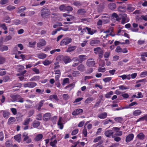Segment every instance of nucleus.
<instances>
[{
	"label": "nucleus",
	"instance_id": "obj_1",
	"mask_svg": "<svg viewBox=\"0 0 147 147\" xmlns=\"http://www.w3.org/2000/svg\"><path fill=\"white\" fill-rule=\"evenodd\" d=\"M93 51L96 54L98 55L99 58L101 59L103 57L104 53L103 51L100 47H97L94 49Z\"/></svg>",
	"mask_w": 147,
	"mask_h": 147
},
{
	"label": "nucleus",
	"instance_id": "obj_2",
	"mask_svg": "<svg viewBox=\"0 0 147 147\" xmlns=\"http://www.w3.org/2000/svg\"><path fill=\"white\" fill-rule=\"evenodd\" d=\"M51 14L50 10L47 7L43 8L41 11V15L43 18H46V16Z\"/></svg>",
	"mask_w": 147,
	"mask_h": 147
},
{
	"label": "nucleus",
	"instance_id": "obj_3",
	"mask_svg": "<svg viewBox=\"0 0 147 147\" xmlns=\"http://www.w3.org/2000/svg\"><path fill=\"white\" fill-rule=\"evenodd\" d=\"M11 97L14 101L18 102L21 103L23 102L24 99L19 95H14L11 96Z\"/></svg>",
	"mask_w": 147,
	"mask_h": 147
},
{
	"label": "nucleus",
	"instance_id": "obj_4",
	"mask_svg": "<svg viewBox=\"0 0 147 147\" xmlns=\"http://www.w3.org/2000/svg\"><path fill=\"white\" fill-rule=\"evenodd\" d=\"M72 39L69 37H66L63 39L60 42L61 46L67 45L72 41Z\"/></svg>",
	"mask_w": 147,
	"mask_h": 147
},
{
	"label": "nucleus",
	"instance_id": "obj_5",
	"mask_svg": "<svg viewBox=\"0 0 147 147\" xmlns=\"http://www.w3.org/2000/svg\"><path fill=\"white\" fill-rule=\"evenodd\" d=\"M73 59H75L76 61H79L80 63H81L87 59V56L85 55H81L78 56V58L74 57Z\"/></svg>",
	"mask_w": 147,
	"mask_h": 147
},
{
	"label": "nucleus",
	"instance_id": "obj_6",
	"mask_svg": "<svg viewBox=\"0 0 147 147\" xmlns=\"http://www.w3.org/2000/svg\"><path fill=\"white\" fill-rule=\"evenodd\" d=\"M37 84L35 82H28L24 84V86L25 88H33L35 87Z\"/></svg>",
	"mask_w": 147,
	"mask_h": 147
},
{
	"label": "nucleus",
	"instance_id": "obj_7",
	"mask_svg": "<svg viewBox=\"0 0 147 147\" xmlns=\"http://www.w3.org/2000/svg\"><path fill=\"white\" fill-rule=\"evenodd\" d=\"M61 59L65 64L69 63L72 61L70 57L68 56H62Z\"/></svg>",
	"mask_w": 147,
	"mask_h": 147
},
{
	"label": "nucleus",
	"instance_id": "obj_8",
	"mask_svg": "<svg viewBox=\"0 0 147 147\" xmlns=\"http://www.w3.org/2000/svg\"><path fill=\"white\" fill-rule=\"evenodd\" d=\"M95 61L93 59H88L86 62L87 65L89 67H93L95 65Z\"/></svg>",
	"mask_w": 147,
	"mask_h": 147
},
{
	"label": "nucleus",
	"instance_id": "obj_9",
	"mask_svg": "<svg viewBox=\"0 0 147 147\" xmlns=\"http://www.w3.org/2000/svg\"><path fill=\"white\" fill-rule=\"evenodd\" d=\"M114 132L113 130H107L105 131L104 133V134L107 137L109 138L112 136L114 138L113 136Z\"/></svg>",
	"mask_w": 147,
	"mask_h": 147
},
{
	"label": "nucleus",
	"instance_id": "obj_10",
	"mask_svg": "<svg viewBox=\"0 0 147 147\" xmlns=\"http://www.w3.org/2000/svg\"><path fill=\"white\" fill-rule=\"evenodd\" d=\"M134 137V134L132 133L128 135L125 138V142L127 143H128L133 140Z\"/></svg>",
	"mask_w": 147,
	"mask_h": 147
},
{
	"label": "nucleus",
	"instance_id": "obj_11",
	"mask_svg": "<svg viewBox=\"0 0 147 147\" xmlns=\"http://www.w3.org/2000/svg\"><path fill=\"white\" fill-rule=\"evenodd\" d=\"M83 112V110L82 109H78L73 111L72 113L73 115L75 116L82 113Z\"/></svg>",
	"mask_w": 147,
	"mask_h": 147
},
{
	"label": "nucleus",
	"instance_id": "obj_12",
	"mask_svg": "<svg viewBox=\"0 0 147 147\" xmlns=\"http://www.w3.org/2000/svg\"><path fill=\"white\" fill-rule=\"evenodd\" d=\"M46 41L44 39H41L39 42L37 43V47L38 48H41L45 46L46 44Z\"/></svg>",
	"mask_w": 147,
	"mask_h": 147
},
{
	"label": "nucleus",
	"instance_id": "obj_13",
	"mask_svg": "<svg viewBox=\"0 0 147 147\" xmlns=\"http://www.w3.org/2000/svg\"><path fill=\"white\" fill-rule=\"evenodd\" d=\"M86 30H87L88 34L92 35L97 32V30L92 29L88 27H86Z\"/></svg>",
	"mask_w": 147,
	"mask_h": 147
},
{
	"label": "nucleus",
	"instance_id": "obj_14",
	"mask_svg": "<svg viewBox=\"0 0 147 147\" xmlns=\"http://www.w3.org/2000/svg\"><path fill=\"white\" fill-rule=\"evenodd\" d=\"M63 120V118L62 117H60L58 121L57 125L59 126V128L62 129L63 128V125L62 121Z\"/></svg>",
	"mask_w": 147,
	"mask_h": 147
},
{
	"label": "nucleus",
	"instance_id": "obj_15",
	"mask_svg": "<svg viewBox=\"0 0 147 147\" xmlns=\"http://www.w3.org/2000/svg\"><path fill=\"white\" fill-rule=\"evenodd\" d=\"M126 9L129 12H132L135 9V8L132 5L128 4Z\"/></svg>",
	"mask_w": 147,
	"mask_h": 147
},
{
	"label": "nucleus",
	"instance_id": "obj_16",
	"mask_svg": "<svg viewBox=\"0 0 147 147\" xmlns=\"http://www.w3.org/2000/svg\"><path fill=\"white\" fill-rule=\"evenodd\" d=\"M50 118V114L47 113L44 114L43 117V120L45 121H47L49 120Z\"/></svg>",
	"mask_w": 147,
	"mask_h": 147
},
{
	"label": "nucleus",
	"instance_id": "obj_17",
	"mask_svg": "<svg viewBox=\"0 0 147 147\" xmlns=\"http://www.w3.org/2000/svg\"><path fill=\"white\" fill-rule=\"evenodd\" d=\"M126 8L125 5H120L118 8V10L119 11L125 12L126 11Z\"/></svg>",
	"mask_w": 147,
	"mask_h": 147
},
{
	"label": "nucleus",
	"instance_id": "obj_18",
	"mask_svg": "<svg viewBox=\"0 0 147 147\" xmlns=\"http://www.w3.org/2000/svg\"><path fill=\"white\" fill-rule=\"evenodd\" d=\"M78 31H80L81 32L80 33V35H82L84 34L85 32H86V27L83 29L82 28L81 26H79L78 28Z\"/></svg>",
	"mask_w": 147,
	"mask_h": 147
},
{
	"label": "nucleus",
	"instance_id": "obj_19",
	"mask_svg": "<svg viewBox=\"0 0 147 147\" xmlns=\"http://www.w3.org/2000/svg\"><path fill=\"white\" fill-rule=\"evenodd\" d=\"M100 41L98 40L94 39L91 40L90 43L91 46H94L96 44H99Z\"/></svg>",
	"mask_w": 147,
	"mask_h": 147
},
{
	"label": "nucleus",
	"instance_id": "obj_20",
	"mask_svg": "<svg viewBox=\"0 0 147 147\" xmlns=\"http://www.w3.org/2000/svg\"><path fill=\"white\" fill-rule=\"evenodd\" d=\"M43 136L41 134H39L36 135L34 139L36 141H39L41 140L43 138Z\"/></svg>",
	"mask_w": 147,
	"mask_h": 147
},
{
	"label": "nucleus",
	"instance_id": "obj_21",
	"mask_svg": "<svg viewBox=\"0 0 147 147\" xmlns=\"http://www.w3.org/2000/svg\"><path fill=\"white\" fill-rule=\"evenodd\" d=\"M40 123L39 121L34 120L32 123V127L34 128H37L40 125Z\"/></svg>",
	"mask_w": 147,
	"mask_h": 147
},
{
	"label": "nucleus",
	"instance_id": "obj_22",
	"mask_svg": "<svg viewBox=\"0 0 147 147\" xmlns=\"http://www.w3.org/2000/svg\"><path fill=\"white\" fill-rule=\"evenodd\" d=\"M107 113L104 112L98 115V117L100 119H104L107 117Z\"/></svg>",
	"mask_w": 147,
	"mask_h": 147
},
{
	"label": "nucleus",
	"instance_id": "obj_23",
	"mask_svg": "<svg viewBox=\"0 0 147 147\" xmlns=\"http://www.w3.org/2000/svg\"><path fill=\"white\" fill-rule=\"evenodd\" d=\"M109 7L111 10H114L116 7V5L115 3H111L109 4Z\"/></svg>",
	"mask_w": 147,
	"mask_h": 147
},
{
	"label": "nucleus",
	"instance_id": "obj_24",
	"mask_svg": "<svg viewBox=\"0 0 147 147\" xmlns=\"http://www.w3.org/2000/svg\"><path fill=\"white\" fill-rule=\"evenodd\" d=\"M142 111L140 110H136L134 111L132 114L134 116H137L140 115L142 113Z\"/></svg>",
	"mask_w": 147,
	"mask_h": 147
},
{
	"label": "nucleus",
	"instance_id": "obj_25",
	"mask_svg": "<svg viewBox=\"0 0 147 147\" xmlns=\"http://www.w3.org/2000/svg\"><path fill=\"white\" fill-rule=\"evenodd\" d=\"M23 136L25 137L23 139V141H26V143L29 144L31 142V139L30 138H29V137L28 136H25V135H23Z\"/></svg>",
	"mask_w": 147,
	"mask_h": 147
},
{
	"label": "nucleus",
	"instance_id": "obj_26",
	"mask_svg": "<svg viewBox=\"0 0 147 147\" xmlns=\"http://www.w3.org/2000/svg\"><path fill=\"white\" fill-rule=\"evenodd\" d=\"M76 48V46H73L69 47L66 51L68 53H70V52L74 51Z\"/></svg>",
	"mask_w": 147,
	"mask_h": 147
},
{
	"label": "nucleus",
	"instance_id": "obj_27",
	"mask_svg": "<svg viewBox=\"0 0 147 147\" xmlns=\"http://www.w3.org/2000/svg\"><path fill=\"white\" fill-rule=\"evenodd\" d=\"M86 12V11L85 9H80L78 10L77 13L78 14L83 15H84Z\"/></svg>",
	"mask_w": 147,
	"mask_h": 147
},
{
	"label": "nucleus",
	"instance_id": "obj_28",
	"mask_svg": "<svg viewBox=\"0 0 147 147\" xmlns=\"http://www.w3.org/2000/svg\"><path fill=\"white\" fill-rule=\"evenodd\" d=\"M84 66L82 64H80L77 67L78 70L81 71H83L84 69Z\"/></svg>",
	"mask_w": 147,
	"mask_h": 147
},
{
	"label": "nucleus",
	"instance_id": "obj_29",
	"mask_svg": "<svg viewBox=\"0 0 147 147\" xmlns=\"http://www.w3.org/2000/svg\"><path fill=\"white\" fill-rule=\"evenodd\" d=\"M138 138L141 140H143L145 138V135L142 133H140L137 135Z\"/></svg>",
	"mask_w": 147,
	"mask_h": 147
},
{
	"label": "nucleus",
	"instance_id": "obj_30",
	"mask_svg": "<svg viewBox=\"0 0 147 147\" xmlns=\"http://www.w3.org/2000/svg\"><path fill=\"white\" fill-rule=\"evenodd\" d=\"M47 55L44 53H41L38 55V57L40 59H43L47 57Z\"/></svg>",
	"mask_w": 147,
	"mask_h": 147
},
{
	"label": "nucleus",
	"instance_id": "obj_31",
	"mask_svg": "<svg viewBox=\"0 0 147 147\" xmlns=\"http://www.w3.org/2000/svg\"><path fill=\"white\" fill-rule=\"evenodd\" d=\"M14 139L18 142H20L21 141V135L18 134L14 136Z\"/></svg>",
	"mask_w": 147,
	"mask_h": 147
},
{
	"label": "nucleus",
	"instance_id": "obj_32",
	"mask_svg": "<svg viewBox=\"0 0 147 147\" xmlns=\"http://www.w3.org/2000/svg\"><path fill=\"white\" fill-rule=\"evenodd\" d=\"M45 100H41L39 103L38 105V110H40L41 109V107H42L43 105L44 102Z\"/></svg>",
	"mask_w": 147,
	"mask_h": 147
},
{
	"label": "nucleus",
	"instance_id": "obj_33",
	"mask_svg": "<svg viewBox=\"0 0 147 147\" xmlns=\"http://www.w3.org/2000/svg\"><path fill=\"white\" fill-rule=\"evenodd\" d=\"M113 94V92L112 91H111L107 92L105 94V96L107 98H109L111 97V96Z\"/></svg>",
	"mask_w": 147,
	"mask_h": 147
},
{
	"label": "nucleus",
	"instance_id": "obj_34",
	"mask_svg": "<svg viewBox=\"0 0 147 147\" xmlns=\"http://www.w3.org/2000/svg\"><path fill=\"white\" fill-rule=\"evenodd\" d=\"M26 9V8L24 6L21 7L20 8H19L17 10V12L18 13H20L23 12L24 10Z\"/></svg>",
	"mask_w": 147,
	"mask_h": 147
},
{
	"label": "nucleus",
	"instance_id": "obj_35",
	"mask_svg": "<svg viewBox=\"0 0 147 147\" xmlns=\"http://www.w3.org/2000/svg\"><path fill=\"white\" fill-rule=\"evenodd\" d=\"M30 118H26L24 121L23 124L24 125H27L29 124L30 121Z\"/></svg>",
	"mask_w": 147,
	"mask_h": 147
},
{
	"label": "nucleus",
	"instance_id": "obj_36",
	"mask_svg": "<svg viewBox=\"0 0 147 147\" xmlns=\"http://www.w3.org/2000/svg\"><path fill=\"white\" fill-rule=\"evenodd\" d=\"M69 79L68 78H66L63 79V82L62 84V85L63 86H64L65 84H66L68 83L69 84Z\"/></svg>",
	"mask_w": 147,
	"mask_h": 147
},
{
	"label": "nucleus",
	"instance_id": "obj_37",
	"mask_svg": "<svg viewBox=\"0 0 147 147\" xmlns=\"http://www.w3.org/2000/svg\"><path fill=\"white\" fill-rule=\"evenodd\" d=\"M94 100L93 98L92 97H88L87 98L85 101V103H90L91 101Z\"/></svg>",
	"mask_w": 147,
	"mask_h": 147
},
{
	"label": "nucleus",
	"instance_id": "obj_38",
	"mask_svg": "<svg viewBox=\"0 0 147 147\" xmlns=\"http://www.w3.org/2000/svg\"><path fill=\"white\" fill-rule=\"evenodd\" d=\"M80 74V72L77 71H73L72 73V76L74 77L78 76Z\"/></svg>",
	"mask_w": 147,
	"mask_h": 147
},
{
	"label": "nucleus",
	"instance_id": "obj_39",
	"mask_svg": "<svg viewBox=\"0 0 147 147\" xmlns=\"http://www.w3.org/2000/svg\"><path fill=\"white\" fill-rule=\"evenodd\" d=\"M9 115V113L7 111H4L3 112V116L5 118H7Z\"/></svg>",
	"mask_w": 147,
	"mask_h": 147
},
{
	"label": "nucleus",
	"instance_id": "obj_40",
	"mask_svg": "<svg viewBox=\"0 0 147 147\" xmlns=\"http://www.w3.org/2000/svg\"><path fill=\"white\" fill-rule=\"evenodd\" d=\"M138 103L136 102H134L130 104L127 107L125 108L126 109L131 108V107L135 105H137Z\"/></svg>",
	"mask_w": 147,
	"mask_h": 147
},
{
	"label": "nucleus",
	"instance_id": "obj_41",
	"mask_svg": "<svg viewBox=\"0 0 147 147\" xmlns=\"http://www.w3.org/2000/svg\"><path fill=\"white\" fill-rule=\"evenodd\" d=\"M15 118L14 117H11L9 119L8 123V124H10L11 123L15 122Z\"/></svg>",
	"mask_w": 147,
	"mask_h": 147
},
{
	"label": "nucleus",
	"instance_id": "obj_42",
	"mask_svg": "<svg viewBox=\"0 0 147 147\" xmlns=\"http://www.w3.org/2000/svg\"><path fill=\"white\" fill-rule=\"evenodd\" d=\"M114 120L116 122L121 123L123 121V118L121 117H117L114 119Z\"/></svg>",
	"mask_w": 147,
	"mask_h": 147
},
{
	"label": "nucleus",
	"instance_id": "obj_43",
	"mask_svg": "<svg viewBox=\"0 0 147 147\" xmlns=\"http://www.w3.org/2000/svg\"><path fill=\"white\" fill-rule=\"evenodd\" d=\"M6 74V72L4 69L0 68V76H3Z\"/></svg>",
	"mask_w": 147,
	"mask_h": 147
},
{
	"label": "nucleus",
	"instance_id": "obj_44",
	"mask_svg": "<svg viewBox=\"0 0 147 147\" xmlns=\"http://www.w3.org/2000/svg\"><path fill=\"white\" fill-rule=\"evenodd\" d=\"M8 47L7 46L4 45L0 48V51L3 52L4 51H7L8 50Z\"/></svg>",
	"mask_w": 147,
	"mask_h": 147
},
{
	"label": "nucleus",
	"instance_id": "obj_45",
	"mask_svg": "<svg viewBox=\"0 0 147 147\" xmlns=\"http://www.w3.org/2000/svg\"><path fill=\"white\" fill-rule=\"evenodd\" d=\"M64 100H67L69 99L70 97L67 94H64L62 96Z\"/></svg>",
	"mask_w": 147,
	"mask_h": 147
},
{
	"label": "nucleus",
	"instance_id": "obj_46",
	"mask_svg": "<svg viewBox=\"0 0 147 147\" xmlns=\"http://www.w3.org/2000/svg\"><path fill=\"white\" fill-rule=\"evenodd\" d=\"M5 144L6 147H12V144L11 142L9 141L8 140L6 141Z\"/></svg>",
	"mask_w": 147,
	"mask_h": 147
},
{
	"label": "nucleus",
	"instance_id": "obj_47",
	"mask_svg": "<svg viewBox=\"0 0 147 147\" xmlns=\"http://www.w3.org/2000/svg\"><path fill=\"white\" fill-rule=\"evenodd\" d=\"M51 63V61L47 60H46L43 61L42 63L45 66H47L50 65Z\"/></svg>",
	"mask_w": 147,
	"mask_h": 147
},
{
	"label": "nucleus",
	"instance_id": "obj_48",
	"mask_svg": "<svg viewBox=\"0 0 147 147\" xmlns=\"http://www.w3.org/2000/svg\"><path fill=\"white\" fill-rule=\"evenodd\" d=\"M16 8V7L14 6H12L11 5H9L7 7V9L9 11H11L15 9Z\"/></svg>",
	"mask_w": 147,
	"mask_h": 147
},
{
	"label": "nucleus",
	"instance_id": "obj_49",
	"mask_svg": "<svg viewBox=\"0 0 147 147\" xmlns=\"http://www.w3.org/2000/svg\"><path fill=\"white\" fill-rule=\"evenodd\" d=\"M119 89L121 90H126L129 89L128 87L123 85H120L119 86Z\"/></svg>",
	"mask_w": 147,
	"mask_h": 147
},
{
	"label": "nucleus",
	"instance_id": "obj_50",
	"mask_svg": "<svg viewBox=\"0 0 147 147\" xmlns=\"http://www.w3.org/2000/svg\"><path fill=\"white\" fill-rule=\"evenodd\" d=\"M105 65V62L104 60H100L99 62V66L102 67H104Z\"/></svg>",
	"mask_w": 147,
	"mask_h": 147
},
{
	"label": "nucleus",
	"instance_id": "obj_51",
	"mask_svg": "<svg viewBox=\"0 0 147 147\" xmlns=\"http://www.w3.org/2000/svg\"><path fill=\"white\" fill-rule=\"evenodd\" d=\"M102 138V137L101 136H98L95 138L93 140V142L94 143H96L100 141Z\"/></svg>",
	"mask_w": 147,
	"mask_h": 147
},
{
	"label": "nucleus",
	"instance_id": "obj_52",
	"mask_svg": "<svg viewBox=\"0 0 147 147\" xmlns=\"http://www.w3.org/2000/svg\"><path fill=\"white\" fill-rule=\"evenodd\" d=\"M66 6L64 5H61L59 7V9L62 11H65Z\"/></svg>",
	"mask_w": 147,
	"mask_h": 147
},
{
	"label": "nucleus",
	"instance_id": "obj_53",
	"mask_svg": "<svg viewBox=\"0 0 147 147\" xmlns=\"http://www.w3.org/2000/svg\"><path fill=\"white\" fill-rule=\"evenodd\" d=\"M112 79V78L111 77H108L106 78H105L103 79V80L105 82H110L111 80Z\"/></svg>",
	"mask_w": 147,
	"mask_h": 147
},
{
	"label": "nucleus",
	"instance_id": "obj_54",
	"mask_svg": "<svg viewBox=\"0 0 147 147\" xmlns=\"http://www.w3.org/2000/svg\"><path fill=\"white\" fill-rule=\"evenodd\" d=\"M9 2V0H1L0 1V4L1 5H5L8 3Z\"/></svg>",
	"mask_w": 147,
	"mask_h": 147
},
{
	"label": "nucleus",
	"instance_id": "obj_55",
	"mask_svg": "<svg viewBox=\"0 0 147 147\" xmlns=\"http://www.w3.org/2000/svg\"><path fill=\"white\" fill-rule=\"evenodd\" d=\"M5 61V58L0 55V64H3Z\"/></svg>",
	"mask_w": 147,
	"mask_h": 147
},
{
	"label": "nucleus",
	"instance_id": "obj_56",
	"mask_svg": "<svg viewBox=\"0 0 147 147\" xmlns=\"http://www.w3.org/2000/svg\"><path fill=\"white\" fill-rule=\"evenodd\" d=\"M36 119L38 120L41 121L42 119V115L41 113L38 114L37 115Z\"/></svg>",
	"mask_w": 147,
	"mask_h": 147
},
{
	"label": "nucleus",
	"instance_id": "obj_57",
	"mask_svg": "<svg viewBox=\"0 0 147 147\" xmlns=\"http://www.w3.org/2000/svg\"><path fill=\"white\" fill-rule=\"evenodd\" d=\"M39 79V76H35L31 78L30 79L31 81H36Z\"/></svg>",
	"mask_w": 147,
	"mask_h": 147
},
{
	"label": "nucleus",
	"instance_id": "obj_58",
	"mask_svg": "<svg viewBox=\"0 0 147 147\" xmlns=\"http://www.w3.org/2000/svg\"><path fill=\"white\" fill-rule=\"evenodd\" d=\"M50 98L51 99L54 98L55 100L57 101L59 100V99L56 95H51L50 96Z\"/></svg>",
	"mask_w": 147,
	"mask_h": 147
},
{
	"label": "nucleus",
	"instance_id": "obj_59",
	"mask_svg": "<svg viewBox=\"0 0 147 147\" xmlns=\"http://www.w3.org/2000/svg\"><path fill=\"white\" fill-rule=\"evenodd\" d=\"M122 49L120 47V46H117L115 50V51L117 53L121 52Z\"/></svg>",
	"mask_w": 147,
	"mask_h": 147
},
{
	"label": "nucleus",
	"instance_id": "obj_60",
	"mask_svg": "<svg viewBox=\"0 0 147 147\" xmlns=\"http://www.w3.org/2000/svg\"><path fill=\"white\" fill-rule=\"evenodd\" d=\"M73 9L72 7L70 6H66L65 11H72Z\"/></svg>",
	"mask_w": 147,
	"mask_h": 147
},
{
	"label": "nucleus",
	"instance_id": "obj_61",
	"mask_svg": "<svg viewBox=\"0 0 147 147\" xmlns=\"http://www.w3.org/2000/svg\"><path fill=\"white\" fill-rule=\"evenodd\" d=\"M3 82H6L10 79V78L9 76H5L3 78Z\"/></svg>",
	"mask_w": 147,
	"mask_h": 147
},
{
	"label": "nucleus",
	"instance_id": "obj_62",
	"mask_svg": "<svg viewBox=\"0 0 147 147\" xmlns=\"http://www.w3.org/2000/svg\"><path fill=\"white\" fill-rule=\"evenodd\" d=\"M110 52H106L104 54V57L105 58H107L109 57Z\"/></svg>",
	"mask_w": 147,
	"mask_h": 147
},
{
	"label": "nucleus",
	"instance_id": "obj_63",
	"mask_svg": "<svg viewBox=\"0 0 147 147\" xmlns=\"http://www.w3.org/2000/svg\"><path fill=\"white\" fill-rule=\"evenodd\" d=\"M98 71L99 72H104L105 71V68L102 67H99L98 68Z\"/></svg>",
	"mask_w": 147,
	"mask_h": 147
},
{
	"label": "nucleus",
	"instance_id": "obj_64",
	"mask_svg": "<svg viewBox=\"0 0 147 147\" xmlns=\"http://www.w3.org/2000/svg\"><path fill=\"white\" fill-rule=\"evenodd\" d=\"M14 24L16 25H18L21 23V21L19 19H15L13 21Z\"/></svg>",
	"mask_w": 147,
	"mask_h": 147
}]
</instances>
